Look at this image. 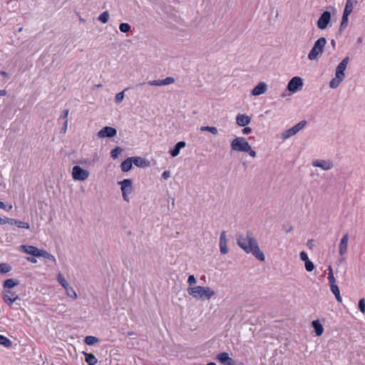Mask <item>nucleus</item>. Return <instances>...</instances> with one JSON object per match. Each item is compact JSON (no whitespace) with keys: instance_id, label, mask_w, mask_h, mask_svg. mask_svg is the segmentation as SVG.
Returning <instances> with one entry per match:
<instances>
[{"instance_id":"dca6fc26","label":"nucleus","mask_w":365,"mask_h":365,"mask_svg":"<svg viewBox=\"0 0 365 365\" xmlns=\"http://www.w3.org/2000/svg\"><path fill=\"white\" fill-rule=\"evenodd\" d=\"M131 159L133 161V164L138 168H145L150 165V162L146 158L135 156L131 157Z\"/></svg>"},{"instance_id":"7ed1b4c3","label":"nucleus","mask_w":365,"mask_h":365,"mask_svg":"<svg viewBox=\"0 0 365 365\" xmlns=\"http://www.w3.org/2000/svg\"><path fill=\"white\" fill-rule=\"evenodd\" d=\"M230 148L235 152L246 153L252 158L257 157V152L246 138L242 136H237L231 140Z\"/></svg>"},{"instance_id":"ea45409f","label":"nucleus","mask_w":365,"mask_h":365,"mask_svg":"<svg viewBox=\"0 0 365 365\" xmlns=\"http://www.w3.org/2000/svg\"><path fill=\"white\" fill-rule=\"evenodd\" d=\"M188 287H197V279L194 275H190L187 278Z\"/></svg>"},{"instance_id":"79ce46f5","label":"nucleus","mask_w":365,"mask_h":365,"mask_svg":"<svg viewBox=\"0 0 365 365\" xmlns=\"http://www.w3.org/2000/svg\"><path fill=\"white\" fill-rule=\"evenodd\" d=\"M359 309L360 310V312L364 314H365V299L364 298H361V299H359Z\"/></svg>"},{"instance_id":"a878e982","label":"nucleus","mask_w":365,"mask_h":365,"mask_svg":"<svg viewBox=\"0 0 365 365\" xmlns=\"http://www.w3.org/2000/svg\"><path fill=\"white\" fill-rule=\"evenodd\" d=\"M329 286H330V289H331V292L334 294V295L335 296L336 301L338 302L341 303L342 302V298L340 295L339 288L337 286L336 283H334L333 284H329Z\"/></svg>"},{"instance_id":"a18cd8bd","label":"nucleus","mask_w":365,"mask_h":365,"mask_svg":"<svg viewBox=\"0 0 365 365\" xmlns=\"http://www.w3.org/2000/svg\"><path fill=\"white\" fill-rule=\"evenodd\" d=\"M299 258L302 261L304 262V263L309 260L307 253L304 251H302L299 253Z\"/></svg>"},{"instance_id":"c85d7f7f","label":"nucleus","mask_w":365,"mask_h":365,"mask_svg":"<svg viewBox=\"0 0 365 365\" xmlns=\"http://www.w3.org/2000/svg\"><path fill=\"white\" fill-rule=\"evenodd\" d=\"M64 289H65V292H66V294L69 298H71V299H72L73 300H75V299H76L78 298V294H77L76 292L70 285L68 286L67 288H64Z\"/></svg>"},{"instance_id":"1a4fd4ad","label":"nucleus","mask_w":365,"mask_h":365,"mask_svg":"<svg viewBox=\"0 0 365 365\" xmlns=\"http://www.w3.org/2000/svg\"><path fill=\"white\" fill-rule=\"evenodd\" d=\"M71 176L75 181H85L90 176V172L79 165H75L72 168Z\"/></svg>"},{"instance_id":"4468645a","label":"nucleus","mask_w":365,"mask_h":365,"mask_svg":"<svg viewBox=\"0 0 365 365\" xmlns=\"http://www.w3.org/2000/svg\"><path fill=\"white\" fill-rule=\"evenodd\" d=\"M268 90L267 84L264 81L259 82L252 90L251 94L253 96H258L265 93Z\"/></svg>"},{"instance_id":"37998d69","label":"nucleus","mask_w":365,"mask_h":365,"mask_svg":"<svg viewBox=\"0 0 365 365\" xmlns=\"http://www.w3.org/2000/svg\"><path fill=\"white\" fill-rule=\"evenodd\" d=\"M124 97H125L124 91L117 93L115 96V102L116 103H120V102H122Z\"/></svg>"},{"instance_id":"bf43d9fd","label":"nucleus","mask_w":365,"mask_h":365,"mask_svg":"<svg viewBox=\"0 0 365 365\" xmlns=\"http://www.w3.org/2000/svg\"><path fill=\"white\" fill-rule=\"evenodd\" d=\"M331 45H333V46L335 45V41L334 40L331 41Z\"/></svg>"},{"instance_id":"864d4df0","label":"nucleus","mask_w":365,"mask_h":365,"mask_svg":"<svg viewBox=\"0 0 365 365\" xmlns=\"http://www.w3.org/2000/svg\"><path fill=\"white\" fill-rule=\"evenodd\" d=\"M27 261H29V262H31V263H36L37 262V260L36 258L34 257H27Z\"/></svg>"},{"instance_id":"0eeeda50","label":"nucleus","mask_w":365,"mask_h":365,"mask_svg":"<svg viewBox=\"0 0 365 365\" xmlns=\"http://www.w3.org/2000/svg\"><path fill=\"white\" fill-rule=\"evenodd\" d=\"M118 185L120 186L123 200L125 202H129L134 190L133 180L124 179L118 182Z\"/></svg>"},{"instance_id":"9d476101","label":"nucleus","mask_w":365,"mask_h":365,"mask_svg":"<svg viewBox=\"0 0 365 365\" xmlns=\"http://www.w3.org/2000/svg\"><path fill=\"white\" fill-rule=\"evenodd\" d=\"M303 86V79L299 76H294L289 81L287 86V90L290 93V94H294L301 91Z\"/></svg>"},{"instance_id":"49530a36","label":"nucleus","mask_w":365,"mask_h":365,"mask_svg":"<svg viewBox=\"0 0 365 365\" xmlns=\"http://www.w3.org/2000/svg\"><path fill=\"white\" fill-rule=\"evenodd\" d=\"M171 177V173L170 170H165L161 174V178L164 180H168Z\"/></svg>"},{"instance_id":"2f4dec72","label":"nucleus","mask_w":365,"mask_h":365,"mask_svg":"<svg viewBox=\"0 0 365 365\" xmlns=\"http://www.w3.org/2000/svg\"><path fill=\"white\" fill-rule=\"evenodd\" d=\"M84 341L87 345L91 346V345H93L96 343H98L99 339H98V338H97L96 336H86Z\"/></svg>"},{"instance_id":"6e6d98bb","label":"nucleus","mask_w":365,"mask_h":365,"mask_svg":"<svg viewBox=\"0 0 365 365\" xmlns=\"http://www.w3.org/2000/svg\"><path fill=\"white\" fill-rule=\"evenodd\" d=\"M6 95V91L5 90H0V96H4Z\"/></svg>"},{"instance_id":"20e7f679","label":"nucleus","mask_w":365,"mask_h":365,"mask_svg":"<svg viewBox=\"0 0 365 365\" xmlns=\"http://www.w3.org/2000/svg\"><path fill=\"white\" fill-rule=\"evenodd\" d=\"M19 249L23 252L35 257H43L53 263L56 261L55 257L53 255L43 249H39L37 247L33 245H21Z\"/></svg>"},{"instance_id":"a19ab883","label":"nucleus","mask_w":365,"mask_h":365,"mask_svg":"<svg viewBox=\"0 0 365 365\" xmlns=\"http://www.w3.org/2000/svg\"><path fill=\"white\" fill-rule=\"evenodd\" d=\"M304 267L307 272H312L314 269L315 266L312 261L309 260L304 263Z\"/></svg>"},{"instance_id":"393cba45","label":"nucleus","mask_w":365,"mask_h":365,"mask_svg":"<svg viewBox=\"0 0 365 365\" xmlns=\"http://www.w3.org/2000/svg\"><path fill=\"white\" fill-rule=\"evenodd\" d=\"M133 165L131 157L128 158L121 163L120 169L123 172H128L131 170Z\"/></svg>"},{"instance_id":"6ab92c4d","label":"nucleus","mask_w":365,"mask_h":365,"mask_svg":"<svg viewBox=\"0 0 365 365\" xmlns=\"http://www.w3.org/2000/svg\"><path fill=\"white\" fill-rule=\"evenodd\" d=\"M220 252L223 255H225L228 252L225 232H222L220 236Z\"/></svg>"},{"instance_id":"ddd939ff","label":"nucleus","mask_w":365,"mask_h":365,"mask_svg":"<svg viewBox=\"0 0 365 365\" xmlns=\"http://www.w3.org/2000/svg\"><path fill=\"white\" fill-rule=\"evenodd\" d=\"M116 134L117 130L115 128L106 126L98 132L97 135L99 138H106L115 137Z\"/></svg>"},{"instance_id":"f257e3e1","label":"nucleus","mask_w":365,"mask_h":365,"mask_svg":"<svg viewBox=\"0 0 365 365\" xmlns=\"http://www.w3.org/2000/svg\"><path fill=\"white\" fill-rule=\"evenodd\" d=\"M237 243L247 254H252L260 262L265 260L264 252L260 250L257 241L252 235L237 236Z\"/></svg>"},{"instance_id":"9b49d317","label":"nucleus","mask_w":365,"mask_h":365,"mask_svg":"<svg viewBox=\"0 0 365 365\" xmlns=\"http://www.w3.org/2000/svg\"><path fill=\"white\" fill-rule=\"evenodd\" d=\"M349 241V235L348 233H344L340 239L339 243V255L341 257L344 256L348 250Z\"/></svg>"},{"instance_id":"cd10ccee","label":"nucleus","mask_w":365,"mask_h":365,"mask_svg":"<svg viewBox=\"0 0 365 365\" xmlns=\"http://www.w3.org/2000/svg\"><path fill=\"white\" fill-rule=\"evenodd\" d=\"M307 123L304 120L300 121L292 128L290 129L292 130L294 135H296L298 133L300 130H302L304 126L306 125Z\"/></svg>"},{"instance_id":"c03bdc74","label":"nucleus","mask_w":365,"mask_h":365,"mask_svg":"<svg viewBox=\"0 0 365 365\" xmlns=\"http://www.w3.org/2000/svg\"><path fill=\"white\" fill-rule=\"evenodd\" d=\"M11 268L7 264L1 263L0 264V272L1 273H6L10 271Z\"/></svg>"},{"instance_id":"5701e85b","label":"nucleus","mask_w":365,"mask_h":365,"mask_svg":"<svg viewBox=\"0 0 365 365\" xmlns=\"http://www.w3.org/2000/svg\"><path fill=\"white\" fill-rule=\"evenodd\" d=\"M312 325L314 329L315 334L317 336H321L324 332V327L319 320H314L312 322Z\"/></svg>"},{"instance_id":"f3484780","label":"nucleus","mask_w":365,"mask_h":365,"mask_svg":"<svg viewBox=\"0 0 365 365\" xmlns=\"http://www.w3.org/2000/svg\"><path fill=\"white\" fill-rule=\"evenodd\" d=\"M217 359L225 365H235L234 360L230 357L227 352H221L217 355Z\"/></svg>"},{"instance_id":"603ef678","label":"nucleus","mask_w":365,"mask_h":365,"mask_svg":"<svg viewBox=\"0 0 365 365\" xmlns=\"http://www.w3.org/2000/svg\"><path fill=\"white\" fill-rule=\"evenodd\" d=\"M68 115V110H64L63 114L61 116V118H63L66 120H67Z\"/></svg>"},{"instance_id":"3c124183","label":"nucleus","mask_w":365,"mask_h":365,"mask_svg":"<svg viewBox=\"0 0 365 365\" xmlns=\"http://www.w3.org/2000/svg\"><path fill=\"white\" fill-rule=\"evenodd\" d=\"M67 127H68V120H66L65 122H64V124H63V133H65L67 130Z\"/></svg>"},{"instance_id":"c9c22d12","label":"nucleus","mask_w":365,"mask_h":365,"mask_svg":"<svg viewBox=\"0 0 365 365\" xmlns=\"http://www.w3.org/2000/svg\"><path fill=\"white\" fill-rule=\"evenodd\" d=\"M201 131H208L213 135H217L218 133L217 128L213 126H202L200 128Z\"/></svg>"},{"instance_id":"bb28decb","label":"nucleus","mask_w":365,"mask_h":365,"mask_svg":"<svg viewBox=\"0 0 365 365\" xmlns=\"http://www.w3.org/2000/svg\"><path fill=\"white\" fill-rule=\"evenodd\" d=\"M83 354L85 356L86 362L88 365H96L98 363V359L93 354H90V353L83 351Z\"/></svg>"},{"instance_id":"423d86ee","label":"nucleus","mask_w":365,"mask_h":365,"mask_svg":"<svg viewBox=\"0 0 365 365\" xmlns=\"http://www.w3.org/2000/svg\"><path fill=\"white\" fill-rule=\"evenodd\" d=\"M326 44L327 40L324 37H321L317 39L308 53V59L309 61L318 60L322 55Z\"/></svg>"},{"instance_id":"c756f323","label":"nucleus","mask_w":365,"mask_h":365,"mask_svg":"<svg viewBox=\"0 0 365 365\" xmlns=\"http://www.w3.org/2000/svg\"><path fill=\"white\" fill-rule=\"evenodd\" d=\"M0 345L6 348H10L12 346V341L6 336L0 334Z\"/></svg>"},{"instance_id":"5fc2aeb1","label":"nucleus","mask_w":365,"mask_h":365,"mask_svg":"<svg viewBox=\"0 0 365 365\" xmlns=\"http://www.w3.org/2000/svg\"><path fill=\"white\" fill-rule=\"evenodd\" d=\"M6 223H8L7 222V218L6 219H2L1 217H0V224L1 225H4V224H6Z\"/></svg>"},{"instance_id":"412c9836","label":"nucleus","mask_w":365,"mask_h":365,"mask_svg":"<svg viewBox=\"0 0 365 365\" xmlns=\"http://www.w3.org/2000/svg\"><path fill=\"white\" fill-rule=\"evenodd\" d=\"M7 222L11 225H15L19 228H24L29 230L30 228V225L28 222L11 219V218H7Z\"/></svg>"},{"instance_id":"13d9d810","label":"nucleus","mask_w":365,"mask_h":365,"mask_svg":"<svg viewBox=\"0 0 365 365\" xmlns=\"http://www.w3.org/2000/svg\"><path fill=\"white\" fill-rule=\"evenodd\" d=\"M206 365H217V364L214 362H210V363L207 364Z\"/></svg>"},{"instance_id":"7c9ffc66","label":"nucleus","mask_w":365,"mask_h":365,"mask_svg":"<svg viewBox=\"0 0 365 365\" xmlns=\"http://www.w3.org/2000/svg\"><path fill=\"white\" fill-rule=\"evenodd\" d=\"M56 277L58 282L63 287V289L67 288V287L70 285L64 276L61 272L57 274Z\"/></svg>"},{"instance_id":"f8f14e48","label":"nucleus","mask_w":365,"mask_h":365,"mask_svg":"<svg viewBox=\"0 0 365 365\" xmlns=\"http://www.w3.org/2000/svg\"><path fill=\"white\" fill-rule=\"evenodd\" d=\"M331 21V14L329 11H324L319 18L317 25L321 30H324L327 28Z\"/></svg>"},{"instance_id":"473e14b6","label":"nucleus","mask_w":365,"mask_h":365,"mask_svg":"<svg viewBox=\"0 0 365 365\" xmlns=\"http://www.w3.org/2000/svg\"><path fill=\"white\" fill-rule=\"evenodd\" d=\"M18 282L13 279H8L4 283V288L11 289L16 286Z\"/></svg>"},{"instance_id":"e433bc0d","label":"nucleus","mask_w":365,"mask_h":365,"mask_svg":"<svg viewBox=\"0 0 365 365\" xmlns=\"http://www.w3.org/2000/svg\"><path fill=\"white\" fill-rule=\"evenodd\" d=\"M294 135L293 134L292 130L289 128L281 133V139L285 140Z\"/></svg>"},{"instance_id":"6e6552de","label":"nucleus","mask_w":365,"mask_h":365,"mask_svg":"<svg viewBox=\"0 0 365 365\" xmlns=\"http://www.w3.org/2000/svg\"><path fill=\"white\" fill-rule=\"evenodd\" d=\"M312 166L322 171H330L334 168V160L330 158H317L312 161Z\"/></svg>"},{"instance_id":"4d7b16f0","label":"nucleus","mask_w":365,"mask_h":365,"mask_svg":"<svg viewBox=\"0 0 365 365\" xmlns=\"http://www.w3.org/2000/svg\"><path fill=\"white\" fill-rule=\"evenodd\" d=\"M0 74L4 76V77H6L7 76V73L5 72V71H1L0 72Z\"/></svg>"},{"instance_id":"de8ad7c7","label":"nucleus","mask_w":365,"mask_h":365,"mask_svg":"<svg viewBox=\"0 0 365 365\" xmlns=\"http://www.w3.org/2000/svg\"><path fill=\"white\" fill-rule=\"evenodd\" d=\"M120 148H116L113 149V150L111 151V153H110V154H111V157H112L113 159H116V158L118 157V155H119V154H120Z\"/></svg>"},{"instance_id":"72a5a7b5","label":"nucleus","mask_w":365,"mask_h":365,"mask_svg":"<svg viewBox=\"0 0 365 365\" xmlns=\"http://www.w3.org/2000/svg\"><path fill=\"white\" fill-rule=\"evenodd\" d=\"M350 14H348L346 13L343 12V16L340 24V29L342 30L345 29L347 26L348 21H349V16Z\"/></svg>"},{"instance_id":"4be33fe9","label":"nucleus","mask_w":365,"mask_h":365,"mask_svg":"<svg viewBox=\"0 0 365 365\" xmlns=\"http://www.w3.org/2000/svg\"><path fill=\"white\" fill-rule=\"evenodd\" d=\"M17 299L18 296L15 295L11 292H6L4 293L3 299L4 302L9 305H11Z\"/></svg>"},{"instance_id":"a211bd4d","label":"nucleus","mask_w":365,"mask_h":365,"mask_svg":"<svg viewBox=\"0 0 365 365\" xmlns=\"http://www.w3.org/2000/svg\"><path fill=\"white\" fill-rule=\"evenodd\" d=\"M251 122V117L247 114H237L236 116V123L240 127H245Z\"/></svg>"},{"instance_id":"58836bf2","label":"nucleus","mask_w":365,"mask_h":365,"mask_svg":"<svg viewBox=\"0 0 365 365\" xmlns=\"http://www.w3.org/2000/svg\"><path fill=\"white\" fill-rule=\"evenodd\" d=\"M119 29L123 33H128L130 31V26L127 23H121L119 25Z\"/></svg>"},{"instance_id":"09e8293b","label":"nucleus","mask_w":365,"mask_h":365,"mask_svg":"<svg viewBox=\"0 0 365 365\" xmlns=\"http://www.w3.org/2000/svg\"><path fill=\"white\" fill-rule=\"evenodd\" d=\"M13 208L12 205H9L6 206L3 202L0 201V209L6 210L7 211H10Z\"/></svg>"},{"instance_id":"8fccbe9b","label":"nucleus","mask_w":365,"mask_h":365,"mask_svg":"<svg viewBox=\"0 0 365 365\" xmlns=\"http://www.w3.org/2000/svg\"><path fill=\"white\" fill-rule=\"evenodd\" d=\"M251 131H252V129H251V128H250V127H247V126H245V127H244V128L242 129V133H243L244 135H247V134H249L250 133H251Z\"/></svg>"},{"instance_id":"aec40b11","label":"nucleus","mask_w":365,"mask_h":365,"mask_svg":"<svg viewBox=\"0 0 365 365\" xmlns=\"http://www.w3.org/2000/svg\"><path fill=\"white\" fill-rule=\"evenodd\" d=\"M185 145H186V143L184 141H180V142L177 143L176 145H175V147L173 149H170L169 150L170 155L173 158L178 156L180 154V150L182 148H185Z\"/></svg>"},{"instance_id":"f704fd0d","label":"nucleus","mask_w":365,"mask_h":365,"mask_svg":"<svg viewBox=\"0 0 365 365\" xmlns=\"http://www.w3.org/2000/svg\"><path fill=\"white\" fill-rule=\"evenodd\" d=\"M328 281L329 284L336 283V279L334 276L333 269L331 266L328 267Z\"/></svg>"},{"instance_id":"39448f33","label":"nucleus","mask_w":365,"mask_h":365,"mask_svg":"<svg viewBox=\"0 0 365 365\" xmlns=\"http://www.w3.org/2000/svg\"><path fill=\"white\" fill-rule=\"evenodd\" d=\"M349 61V58L346 57L336 66L334 77L329 82V87L331 88L335 89L338 88L345 79V70Z\"/></svg>"},{"instance_id":"b1692460","label":"nucleus","mask_w":365,"mask_h":365,"mask_svg":"<svg viewBox=\"0 0 365 365\" xmlns=\"http://www.w3.org/2000/svg\"><path fill=\"white\" fill-rule=\"evenodd\" d=\"M358 1L356 0H346L344 12L348 14H351L354 8L357 5Z\"/></svg>"},{"instance_id":"2eb2a0df","label":"nucleus","mask_w":365,"mask_h":365,"mask_svg":"<svg viewBox=\"0 0 365 365\" xmlns=\"http://www.w3.org/2000/svg\"><path fill=\"white\" fill-rule=\"evenodd\" d=\"M175 82V78L173 77H167L163 80H153L149 81L148 84L153 86H164L173 84Z\"/></svg>"},{"instance_id":"4c0bfd02","label":"nucleus","mask_w":365,"mask_h":365,"mask_svg":"<svg viewBox=\"0 0 365 365\" xmlns=\"http://www.w3.org/2000/svg\"><path fill=\"white\" fill-rule=\"evenodd\" d=\"M110 15L108 11H104L102 14H101L98 16V20L103 23L106 24L109 20Z\"/></svg>"},{"instance_id":"f03ea898","label":"nucleus","mask_w":365,"mask_h":365,"mask_svg":"<svg viewBox=\"0 0 365 365\" xmlns=\"http://www.w3.org/2000/svg\"><path fill=\"white\" fill-rule=\"evenodd\" d=\"M187 292L196 300H210L216 295V292L208 286L188 287Z\"/></svg>"}]
</instances>
